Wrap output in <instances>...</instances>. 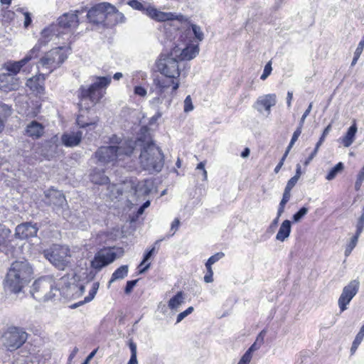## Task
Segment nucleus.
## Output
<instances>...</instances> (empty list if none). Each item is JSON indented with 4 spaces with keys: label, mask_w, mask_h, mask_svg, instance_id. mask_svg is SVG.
I'll use <instances>...</instances> for the list:
<instances>
[{
    "label": "nucleus",
    "mask_w": 364,
    "mask_h": 364,
    "mask_svg": "<svg viewBox=\"0 0 364 364\" xmlns=\"http://www.w3.org/2000/svg\"><path fill=\"white\" fill-rule=\"evenodd\" d=\"M116 8L108 2H102L92 6L87 13L90 23L100 24L105 22L108 15L116 14Z\"/></svg>",
    "instance_id": "nucleus-11"
},
{
    "label": "nucleus",
    "mask_w": 364,
    "mask_h": 364,
    "mask_svg": "<svg viewBox=\"0 0 364 364\" xmlns=\"http://www.w3.org/2000/svg\"><path fill=\"white\" fill-rule=\"evenodd\" d=\"M23 16H24L23 26L26 28L32 23L31 14L28 11H25V12H23Z\"/></svg>",
    "instance_id": "nucleus-53"
},
{
    "label": "nucleus",
    "mask_w": 364,
    "mask_h": 364,
    "mask_svg": "<svg viewBox=\"0 0 364 364\" xmlns=\"http://www.w3.org/2000/svg\"><path fill=\"white\" fill-rule=\"evenodd\" d=\"M113 188L117 191L118 196L129 191L137 198H139L150 193L153 188V182L150 180H144L138 182L130 180L124 181L121 186H114Z\"/></svg>",
    "instance_id": "nucleus-9"
},
{
    "label": "nucleus",
    "mask_w": 364,
    "mask_h": 364,
    "mask_svg": "<svg viewBox=\"0 0 364 364\" xmlns=\"http://www.w3.org/2000/svg\"><path fill=\"white\" fill-rule=\"evenodd\" d=\"M44 202L55 208H63L67 205L66 199L63 193L54 189H49L44 193Z\"/></svg>",
    "instance_id": "nucleus-16"
},
{
    "label": "nucleus",
    "mask_w": 364,
    "mask_h": 364,
    "mask_svg": "<svg viewBox=\"0 0 364 364\" xmlns=\"http://www.w3.org/2000/svg\"><path fill=\"white\" fill-rule=\"evenodd\" d=\"M80 13V11L75 12L65 13L58 18V28H75L78 26L79 20L77 14Z\"/></svg>",
    "instance_id": "nucleus-18"
},
{
    "label": "nucleus",
    "mask_w": 364,
    "mask_h": 364,
    "mask_svg": "<svg viewBox=\"0 0 364 364\" xmlns=\"http://www.w3.org/2000/svg\"><path fill=\"white\" fill-rule=\"evenodd\" d=\"M60 291L55 287V282L50 277H41L34 282L31 293L39 301H47L54 299Z\"/></svg>",
    "instance_id": "nucleus-5"
},
{
    "label": "nucleus",
    "mask_w": 364,
    "mask_h": 364,
    "mask_svg": "<svg viewBox=\"0 0 364 364\" xmlns=\"http://www.w3.org/2000/svg\"><path fill=\"white\" fill-rule=\"evenodd\" d=\"M41 46L37 43L30 51L29 53L23 58L27 59L26 63H28L32 58L36 56L37 53L41 50Z\"/></svg>",
    "instance_id": "nucleus-41"
},
{
    "label": "nucleus",
    "mask_w": 364,
    "mask_h": 364,
    "mask_svg": "<svg viewBox=\"0 0 364 364\" xmlns=\"http://www.w3.org/2000/svg\"><path fill=\"white\" fill-rule=\"evenodd\" d=\"M173 47L167 55H161L156 62V68L164 77L154 80L156 92L151 103L154 106L161 105L160 109H167L172 102L173 95L179 87L180 63L190 60L198 53L197 46L191 44L186 33H180L173 43Z\"/></svg>",
    "instance_id": "nucleus-1"
},
{
    "label": "nucleus",
    "mask_w": 364,
    "mask_h": 364,
    "mask_svg": "<svg viewBox=\"0 0 364 364\" xmlns=\"http://www.w3.org/2000/svg\"><path fill=\"white\" fill-rule=\"evenodd\" d=\"M194 308L193 306H190L184 311L178 314L176 318V323H178L181 321H182L186 316L192 314Z\"/></svg>",
    "instance_id": "nucleus-43"
},
{
    "label": "nucleus",
    "mask_w": 364,
    "mask_h": 364,
    "mask_svg": "<svg viewBox=\"0 0 364 364\" xmlns=\"http://www.w3.org/2000/svg\"><path fill=\"white\" fill-rule=\"evenodd\" d=\"M137 282H138V279L127 281V284H126V287L124 288L125 294H130L132 292L133 288L136 284Z\"/></svg>",
    "instance_id": "nucleus-48"
},
{
    "label": "nucleus",
    "mask_w": 364,
    "mask_h": 364,
    "mask_svg": "<svg viewBox=\"0 0 364 364\" xmlns=\"http://www.w3.org/2000/svg\"><path fill=\"white\" fill-rule=\"evenodd\" d=\"M146 15L158 21H166L171 20H178L183 21L185 17L183 15H176L171 12H163L157 10L156 8L147 5L144 12Z\"/></svg>",
    "instance_id": "nucleus-14"
},
{
    "label": "nucleus",
    "mask_w": 364,
    "mask_h": 364,
    "mask_svg": "<svg viewBox=\"0 0 364 364\" xmlns=\"http://www.w3.org/2000/svg\"><path fill=\"white\" fill-rule=\"evenodd\" d=\"M180 225V220L178 218H176L171 223V230H173V232L171 235V236L174 235L175 232L178 230Z\"/></svg>",
    "instance_id": "nucleus-61"
},
{
    "label": "nucleus",
    "mask_w": 364,
    "mask_h": 364,
    "mask_svg": "<svg viewBox=\"0 0 364 364\" xmlns=\"http://www.w3.org/2000/svg\"><path fill=\"white\" fill-rule=\"evenodd\" d=\"M261 346H260L259 344H258L257 343H256L255 341V343L249 348V349L247 350V352H249L252 355V353L254 351L259 349Z\"/></svg>",
    "instance_id": "nucleus-63"
},
{
    "label": "nucleus",
    "mask_w": 364,
    "mask_h": 364,
    "mask_svg": "<svg viewBox=\"0 0 364 364\" xmlns=\"http://www.w3.org/2000/svg\"><path fill=\"white\" fill-rule=\"evenodd\" d=\"M32 273V268L27 261H15L6 274L4 289L15 294L20 292L30 281Z\"/></svg>",
    "instance_id": "nucleus-4"
},
{
    "label": "nucleus",
    "mask_w": 364,
    "mask_h": 364,
    "mask_svg": "<svg viewBox=\"0 0 364 364\" xmlns=\"http://www.w3.org/2000/svg\"><path fill=\"white\" fill-rule=\"evenodd\" d=\"M27 338L28 333L23 328L10 326L2 334L1 341L8 350L13 351L23 346Z\"/></svg>",
    "instance_id": "nucleus-8"
},
{
    "label": "nucleus",
    "mask_w": 364,
    "mask_h": 364,
    "mask_svg": "<svg viewBox=\"0 0 364 364\" xmlns=\"http://www.w3.org/2000/svg\"><path fill=\"white\" fill-rule=\"evenodd\" d=\"M26 132L28 136L38 139L43 135L44 132V127L36 121H33L26 127Z\"/></svg>",
    "instance_id": "nucleus-22"
},
{
    "label": "nucleus",
    "mask_w": 364,
    "mask_h": 364,
    "mask_svg": "<svg viewBox=\"0 0 364 364\" xmlns=\"http://www.w3.org/2000/svg\"><path fill=\"white\" fill-rule=\"evenodd\" d=\"M192 31L194 33L195 37L199 41H201L203 39V33L200 26L192 24L191 25Z\"/></svg>",
    "instance_id": "nucleus-44"
},
{
    "label": "nucleus",
    "mask_w": 364,
    "mask_h": 364,
    "mask_svg": "<svg viewBox=\"0 0 364 364\" xmlns=\"http://www.w3.org/2000/svg\"><path fill=\"white\" fill-rule=\"evenodd\" d=\"M302 127H303L299 125L297 129L294 131V132L292 135L291 139L289 142V144L287 148V151H289L291 150V149L292 148V146H294V143L297 141L298 138L299 137V136L301 134Z\"/></svg>",
    "instance_id": "nucleus-36"
},
{
    "label": "nucleus",
    "mask_w": 364,
    "mask_h": 364,
    "mask_svg": "<svg viewBox=\"0 0 364 364\" xmlns=\"http://www.w3.org/2000/svg\"><path fill=\"white\" fill-rule=\"evenodd\" d=\"M291 222L289 220L283 221L276 235V239L279 241L284 242L289 237L291 232Z\"/></svg>",
    "instance_id": "nucleus-27"
},
{
    "label": "nucleus",
    "mask_w": 364,
    "mask_h": 364,
    "mask_svg": "<svg viewBox=\"0 0 364 364\" xmlns=\"http://www.w3.org/2000/svg\"><path fill=\"white\" fill-rule=\"evenodd\" d=\"M363 337H364V324L360 328V331L356 335L355 340L353 342V344H352V346L350 348V351L352 353H354V352L357 350L358 346L362 342Z\"/></svg>",
    "instance_id": "nucleus-31"
},
{
    "label": "nucleus",
    "mask_w": 364,
    "mask_h": 364,
    "mask_svg": "<svg viewBox=\"0 0 364 364\" xmlns=\"http://www.w3.org/2000/svg\"><path fill=\"white\" fill-rule=\"evenodd\" d=\"M364 181V165L360 171L359 172L358 175L357 180L355 183V190H359L363 181Z\"/></svg>",
    "instance_id": "nucleus-45"
},
{
    "label": "nucleus",
    "mask_w": 364,
    "mask_h": 364,
    "mask_svg": "<svg viewBox=\"0 0 364 364\" xmlns=\"http://www.w3.org/2000/svg\"><path fill=\"white\" fill-rule=\"evenodd\" d=\"M77 123L80 127L85 128V127H95L96 124V122H83L80 117L77 119Z\"/></svg>",
    "instance_id": "nucleus-52"
},
{
    "label": "nucleus",
    "mask_w": 364,
    "mask_h": 364,
    "mask_svg": "<svg viewBox=\"0 0 364 364\" xmlns=\"http://www.w3.org/2000/svg\"><path fill=\"white\" fill-rule=\"evenodd\" d=\"M308 208L306 207H302L300 208L296 213L293 215L294 222H299L304 215L308 213Z\"/></svg>",
    "instance_id": "nucleus-42"
},
{
    "label": "nucleus",
    "mask_w": 364,
    "mask_h": 364,
    "mask_svg": "<svg viewBox=\"0 0 364 364\" xmlns=\"http://www.w3.org/2000/svg\"><path fill=\"white\" fill-rule=\"evenodd\" d=\"M193 109V105L191 97L188 95L184 100V112H188Z\"/></svg>",
    "instance_id": "nucleus-49"
},
{
    "label": "nucleus",
    "mask_w": 364,
    "mask_h": 364,
    "mask_svg": "<svg viewBox=\"0 0 364 364\" xmlns=\"http://www.w3.org/2000/svg\"><path fill=\"white\" fill-rule=\"evenodd\" d=\"M344 166L342 162L338 163L334 167H333L328 173L326 175V178L328 181H331L337 176V174L342 171Z\"/></svg>",
    "instance_id": "nucleus-30"
},
{
    "label": "nucleus",
    "mask_w": 364,
    "mask_h": 364,
    "mask_svg": "<svg viewBox=\"0 0 364 364\" xmlns=\"http://www.w3.org/2000/svg\"><path fill=\"white\" fill-rule=\"evenodd\" d=\"M36 224L31 223H25L17 225L16 228L15 235L21 240L27 239L28 237H35L38 232Z\"/></svg>",
    "instance_id": "nucleus-17"
},
{
    "label": "nucleus",
    "mask_w": 364,
    "mask_h": 364,
    "mask_svg": "<svg viewBox=\"0 0 364 364\" xmlns=\"http://www.w3.org/2000/svg\"><path fill=\"white\" fill-rule=\"evenodd\" d=\"M90 177L92 183L99 185L106 184L109 181V178L105 175L104 171L98 168L93 169Z\"/></svg>",
    "instance_id": "nucleus-26"
},
{
    "label": "nucleus",
    "mask_w": 364,
    "mask_h": 364,
    "mask_svg": "<svg viewBox=\"0 0 364 364\" xmlns=\"http://www.w3.org/2000/svg\"><path fill=\"white\" fill-rule=\"evenodd\" d=\"M357 129L356 123L354 121L353 124L349 127L346 134L343 138V144L344 146L348 147L353 144Z\"/></svg>",
    "instance_id": "nucleus-28"
},
{
    "label": "nucleus",
    "mask_w": 364,
    "mask_h": 364,
    "mask_svg": "<svg viewBox=\"0 0 364 364\" xmlns=\"http://www.w3.org/2000/svg\"><path fill=\"white\" fill-rule=\"evenodd\" d=\"M363 48H364V40H361L359 42L358 46L354 53V57H353V61L351 63L352 65H355L357 63L358 59L359 58L360 54L362 53V52L363 50Z\"/></svg>",
    "instance_id": "nucleus-38"
},
{
    "label": "nucleus",
    "mask_w": 364,
    "mask_h": 364,
    "mask_svg": "<svg viewBox=\"0 0 364 364\" xmlns=\"http://www.w3.org/2000/svg\"><path fill=\"white\" fill-rule=\"evenodd\" d=\"M289 151H285L284 154L283 155L282 158L281 159L280 161L279 162V164L276 166L275 168H274V172L276 173H277L279 170L281 169V168L282 167L283 164H284V162L285 161V159L287 158L288 154H289Z\"/></svg>",
    "instance_id": "nucleus-57"
},
{
    "label": "nucleus",
    "mask_w": 364,
    "mask_h": 364,
    "mask_svg": "<svg viewBox=\"0 0 364 364\" xmlns=\"http://www.w3.org/2000/svg\"><path fill=\"white\" fill-rule=\"evenodd\" d=\"M97 351V348L93 350L86 358L82 364H89L90 361L92 359V358L95 355Z\"/></svg>",
    "instance_id": "nucleus-62"
},
{
    "label": "nucleus",
    "mask_w": 364,
    "mask_h": 364,
    "mask_svg": "<svg viewBox=\"0 0 364 364\" xmlns=\"http://www.w3.org/2000/svg\"><path fill=\"white\" fill-rule=\"evenodd\" d=\"M129 5L134 9L141 11L143 13L144 12L145 9L147 6L146 4H142L141 1L138 0L129 1Z\"/></svg>",
    "instance_id": "nucleus-40"
},
{
    "label": "nucleus",
    "mask_w": 364,
    "mask_h": 364,
    "mask_svg": "<svg viewBox=\"0 0 364 364\" xmlns=\"http://www.w3.org/2000/svg\"><path fill=\"white\" fill-rule=\"evenodd\" d=\"M363 229H364V221L358 220L357 225H356V232H355V234L354 236L359 237V236L362 233Z\"/></svg>",
    "instance_id": "nucleus-54"
},
{
    "label": "nucleus",
    "mask_w": 364,
    "mask_h": 364,
    "mask_svg": "<svg viewBox=\"0 0 364 364\" xmlns=\"http://www.w3.org/2000/svg\"><path fill=\"white\" fill-rule=\"evenodd\" d=\"M26 86L33 91H38L41 88V86L38 82V79L36 77L28 79L26 82Z\"/></svg>",
    "instance_id": "nucleus-39"
},
{
    "label": "nucleus",
    "mask_w": 364,
    "mask_h": 364,
    "mask_svg": "<svg viewBox=\"0 0 364 364\" xmlns=\"http://www.w3.org/2000/svg\"><path fill=\"white\" fill-rule=\"evenodd\" d=\"M89 87L81 86L79 89L80 101L89 100L92 104H96L103 97V89H105L111 82V77H95Z\"/></svg>",
    "instance_id": "nucleus-6"
},
{
    "label": "nucleus",
    "mask_w": 364,
    "mask_h": 364,
    "mask_svg": "<svg viewBox=\"0 0 364 364\" xmlns=\"http://www.w3.org/2000/svg\"><path fill=\"white\" fill-rule=\"evenodd\" d=\"M225 256V254L222 252H217L216 254L211 256L205 263L206 268H212V265L219 261Z\"/></svg>",
    "instance_id": "nucleus-34"
},
{
    "label": "nucleus",
    "mask_w": 364,
    "mask_h": 364,
    "mask_svg": "<svg viewBox=\"0 0 364 364\" xmlns=\"http://www.w3.org/2000/svg\"><path fill=\"white\" fill-rule=\"evenodd\" d=\"M116 259V253L110 250H102L95 254L91 262V267L100 271L104 267L113 262Z\"/></svg>",
    "instance_id": "nucleus-13"
},
{
    "label": "nucleus",
    "mask_w": 364,
    "mask_h": 364,
    "mask_svg": "<svg viewBox=\"0 0 364 364\" xmlns=\"http://www.w3.org/2000/svg\"><path fill=\"white\" fill-rule=\"evenodd\" d=\"M311 109H312V103H310L308 108L306 109V111L304 112V113L303 114V115L301 116V117L300 119V121L299 123V126H301V127L304 126L305 119L307 117V116L309 114V113L311 112Z\"/></svg>",
    "instance_id": "nucleus-50"
},
{
    "label": "nucleus",
    "mask_w": 364,
    "mask_h": 364,
    "mask_svg": "<svg viewBox=\"0 0 364 364\" xmlns=\"http://www.w3.org/2000/svg\"><path fill=\"white\" fill-rule=\"evenodd\" d=\"M164 239H160V240H158L155 242L154 243V246L151 249L149 250V251H147L144 255V258H143V260L141 261V264L139 266H142L144 265L151 257V256L154 255V253L155 252V250H156V245H159V244Z\"/></svg>",
    "instance_id": "nucleus-35"
},
{
    "label": "nucleus",
    "mask_w": 364,
    "mask_h": 364,
    "mask_svg": "<svg viewBox=\"0 0 364 364\" xmlns=\"http://www.w3.org/2000/svg\"><path fill=\"white\" fill-rule=\"evenodd\" d=\"M59 33L58 26L54 24L50 25L41 31V38L38 40V44L41 47L45 46L52 41L54 37H57Z\"/></svg>",
    "instance_id": "nucleus-20"
},
{
    "label": "nucleus",
    "mask_w": 364,
    "mask_h": 364,
    "mask_svg": "<svg viewBox=\"0 0 364 364\" xmlns=\"http://www.w3.org/2000/svg\"><path fill=\"white\" fill-rule=\"evenodd\" d=\"M252 359V355L249 352H245L237 364H249Z\"/></svg>",
    "instance_id": "nucleus-51"
},
{
    "label": "nucleus",
    "mask_w": 364,
    "mask_h": 364,
    "mask_svg": "<svg viewBox=\"0 0 364 364\" xmlns=\"http://www.w3.org/2000/svg\"><path fill=\"white\" fill-rule=\"evenodd\" d=\"M358 240V237H357L355 236H353L351 238L350 242L347 245L346 250H345L344 254H345L346 257H348L350 255L351 252L356 246Z\"/></svg>",
    "instance_id": "nucleus-37"
},
{
    "label": "nucleus",
    "mask_w": 364,
    "mask_h": 364,
    "mask_svg": "<svg viewBox=\"0 0 364 364\" xmlns=\"http://www.w3.org/2000/svg\"><path fill=\"white\" fill-rule=\"evenodd\" d=\"M128 270V265H122L119 267L113 272L109 283L111 284L116 280L123 279L127 276Z\"/></svg>",
    "instance_id": "nucleus-29"
},
{
    "label": "nucleus",
    "mask_w": 364,
    "mask_h": 364,
    "mask_svg": "<svg viewBox=\"0 0 364 364\" xmlns=\"http://www.w3.org/2000/svg\"><path fill=\"white\" fill-rule=\"evenodd\" d=\"M277 103V96L275 94H268L258 98L256 102L257 109L262 112L263 110L270 112V109Z\"/></svg>",
    "instance_id": "nucleus-19"
},
{
    "label": "nucleus",
    "mask_w": 364,
    "mask_h": 364,
    "mask_svg": "<svg viewBox=\"0 0 364 364\" xmlns=\"http://www.w3.org/2000/svg\"><path fill=\"white\" fill-rule=\"evenodd\" d=\"M331 129V125L328 124L323 130V134L320 139H323V140H325L326 136L328 134L329 132Z\"/></svg>",
    "instance_id": "nucleus-64"
},
{
    "label": "nucleus",
    "mask_w": 364,
    "mask_h": 364,
    "mask_svg": "<svg viewBox=\"0 0 364 364\" xmlns=\"http://www.w3.org/2000/svg\"><path fill=\"white\" fill-rule=\"evenodd\" d=\"M272 70V68L271 62H269L264 66L263 73L262 74L260 79L262 80H266L268 77V76L270 75Z\"/></svg>",
    "instance_id": "nucleus-46"
},
{
    "label": "nucleus",
    "mask_w": 364,
    "mask_h": 364,
    "mask_svg": "<svg viewBox=\"0 0 364 364\" xmlns=\"http://www.w3.org/2000/svg\"><path fill=\"white\" fill-rule=\"evenodd\" d=\"M196 170L198 171H201L202 181H206L208 174H207L206 170L205 169V162L204 161L200 162L198 164V166L196 167Z\"/></svg>",
    "instance_id": "nucleus-47"
},
{
    "label": "nucleus",
    "mask_w": 364,
    "mask_h": 364,
    "mask_svg": "<svg viewBox=\"0 0 364 364\" xmlns=\"http://www.w3.org/2000/svg\"><path fill=\"white\" fill-rule=\"evenodd\" d=\"M185 301V294L182 291H178L168 302V307L173 312L178 311Z\"/></svg>",
    "instance_id": "nucleus-24"
},
{
    "label": "nucleus",
    "mask_w": 364,
    "mask_h": 364,
    "mask_svg": "<svg viewBox=\"0 0 364 364\" xmlns=\"http://www.w3.org/2000/svg\"><path fill=\"white\" fill-rule=\"evenodd\" d=\"M266 333L265 330H262L257 336L255 342L259 344L260 346H262L264 343V338Z\"/></svg>",
    "instance_id": "nucleus-60"
},
{
    "label": "nucleus",
    "mask_w": 364,
    "mask_h": 364,
    "mask_svg": "<svg viewBox=\"0 0 364 364\" xmlns=\"http://www.w3.org/2000/svg\"><path fill=\"white\" fill-rule=\"evenodd\" d=\"M99 282H94L92 284V289L90 290L88 296L85 297L84 301L82 303H87L91 301L95 296L97 291L99 289Z\"/></svg>",
    "instance_id": "nucleus-32"
},
{
    "label": "nucleus",
    "mask_w": 364,
    "mask_h": 364,
    "mask_svg": "<svg viewBox=\"0 0 364 364\" xmlns=\"http://www.w3.org/2000/svg\"><path fill=\"white\" fill-rule=\"evenodd\" d=\"M290 197H291V191L284 189L282 199L280 203L286 205L287 203L289 200Z\"/></svg>",
    "instance_id": "nucleus-59"
},
{
    "label": "nucleus",
    "mask_w": 364,
    "mask_h": 364,
    "mask_svg": "<svg viewBox=\"0 0 364 364\" xmlns=\"http://www.w3.org/2000/svg\"><path fill=\"white\" fill-rule=\"evenodd\" d=\"M68 54L64 47H58L47 52L40 60L39 64L47 69L49 73L60 67L67 59Z\"/></svg>",
    "instance_id": "nucleus-10"
},
{
    "label": "nucleus",
    "mask_w": 364,
    "mask_h": 364,
    "mask_svg": "<svg viewBox=\"0 0 364 364\" xmlns=\"http://www.w3.org/2000/svg\"><path fill=\"white\" fill-rule=\"evenodd\" d=\"M112 142L117 145L101 146L95 153V158L103 164L116 163L124 161L125 158L130 157L134 151L133 140H120L116 136L112 138Z\"/></svg>",
    "instance_id": "nucleus-3"
},
{
    "label": "nucleus",
    "mask_w": 364,
    "mask_h": 364,
    "mask_svg": "<svg viewBox=\"0 0 364 364\" xmlns=\"http://www.w3.org/2000/svg\"><path fill=\"white\" fill-rule=\"evenodd\" d=\"M299 181L298 178L296 177H291L287 182V186L285 187L286 190H288L289 191H291V189L294 188V186L296 184L297 181Z\"/></svg>",
    "instance_id": "nucleus-55"
},
{
    "label": "nucleus",
    "mask_w": 364,
    "mask_h": 364,
    "mask_svg": "<svg viewBox=\"0 0 364 364\" xmlns=\"http://www.w3.org/2000/svg\"><path fill=\"white\" fill-rule=\"evenodd\" d=\"M11 114V107L0 102V133L4 130L5 122Z\"/></svg>",
    "instance_id": "nucleus-25"
},
{
    "label": "nucleus",
    "mask_w": 364,
    "mask_h": 364,
    "mask_svg": "<svg viewBox=\"0 0 364 364\" xmlns=\"http://www.w3.org/2000/svg\"><path fill=\"white\" fill-rule=\"evenodd\" d=\"M27 59H21L19 61L9 62L5 64L4 68L8 72V77L17 75L21 69L26 64Z\"/></svg>",
    "instance_id": "nucleus-23"
},
{
    "label": "nucleus",
    "mask_w": 364,
    "mask_h": 364,
    "mask_svg": "<svg viewBox=\"0 0 364 364\" xmlns=\"http://www.w3.org/2000/svg\"><path fill=\"white\" fill-rule=\"evenodd\" d=\"M146 15L158 21H166L171 20H178L183 21L185 17L183 15H176L171 12H163L157 10L156 8L147 5L144 12Z\"/></svg>",
    "instance_id": "nucleus-15"
},
{
    "label": "nucleus",
    "mask_w": 364,
    "mask_h": 364,
    "mask_svg": "<svg viewBox=\"0 0 364 364\" xmlns=\"http://www.w3.org/2000/svg\"><path fill=\"white\" fill-rule=\"evenodd\" d=\"M82 136V132L80 131L65 133L61 136L62 144L67 147L77 146Z\"/></svg>",
    "instance_id": "nucleus-21"
},
{
    "label": "nucleus",
    "mask_w": 364,
    "mask_h": 364,
    "mask_svg": "<svg viewBox=\"0 0 364 364\" xmlns=\"http://www.w3.org/2000/svg\"><path fill=\"white\" fill-rule=\"evenodd\" d=\"M10 233L11 231L9 228L0 225V246L5 245Z\"/></svg>",
    "instance_id": "nucleus-33"
},
{
    "label": "nucleus",
    "mask_w": 364,
    "mask_h": 364,
    "mask_svg": "<svg viewBox=\"0 0 364 364\" xmlns=\"http://www.w3.org/2000/svg\"><path fill=\"white\" fill-rule=\"evenodd\" d=\"M134 92L135 95L140 97H144L147 93L146 89L141 86H136L134 87Z\"/></svg>",
    "instance_id": "nucleus-56"
},
{
    "label": "nucleus",
    "mask_w": 364,
    "mask_h": 364,
    "mask_svg": "<svg viewBox=\"0 0 364 364\" xmlns=\"http://www.w3.org/2000/svg\"><path fill=\"white\" fill-rule=\"evenodd\" d=\"M43 255L60 270H64L70 264V250L67 246L53 245L43 251Z\"/></svg>",
    "instance_id": "nucleus-7"
},
{
    "label": "nucleus",
    "mask_w": 364,
    "mask_h": 364,
    "mask_svg": "<svg viewBox=\"0 0 364 364\" xmlns=\"http://www.w3.org/2000/svg\"><path fill=\"white\" fill-rule=\"evenodd\" d=\"M207 269V274L204 277V281L206 283H210L213 281V271L212 268H206Z\"/></svg>",
    "instance_id": "nucleus-58"
},
{
    "label": "nucleus",
    "mask_w": 364,
    "mask_h": 364,
    "mask_svg": "<svg viewBox=\"0 0 364 364\" xmlns=\"http://www.w3.org/2000/svg\"><path fill=\"white\" fill-rule=\"evenodd\" d=\"M134 142V150H141L139 163L141 168L150 173L160 172L164 165V156L161 149L151 141H146L141 137Z\"/></svg>",
    "instance_id": "nucleus-2"
},
{
    "label": "nucleus",
    "mask_w": 364,
    "mask_h": 364,
    "mask_svg": "<svg viewBox=\"0 0 364 364\" xmlns=\"http://www.w3.org/2000/svg\"><path fill=\"white\" fill-rule=\"evenodd\" d=\"M359 287L360 282L358 279L350 281L348 285L343 287L338 301L341 311H344L347 309V305L356 295Z\"/></svg>",
    "instance_id": "nucleus-12"
}]
</instances>
